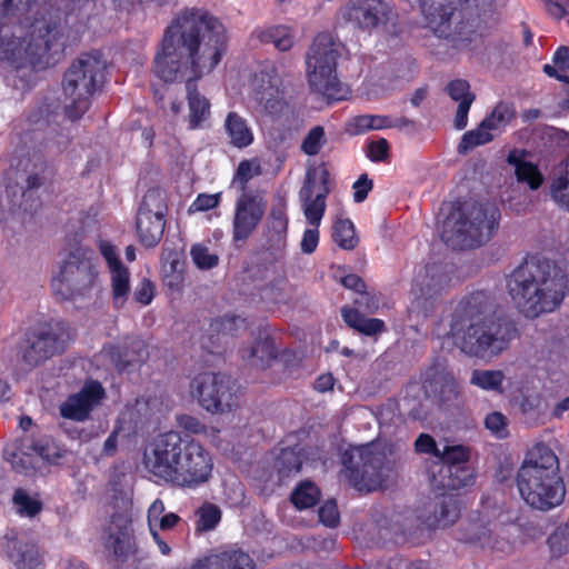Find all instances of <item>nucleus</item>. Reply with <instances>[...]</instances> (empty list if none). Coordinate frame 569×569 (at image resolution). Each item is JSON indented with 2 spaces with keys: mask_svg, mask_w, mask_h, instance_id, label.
Segmentation results:
<instances>
[{
  "mask_svg": "<svg viewBox=\"0 0 569 569\" xmlns=\"http://www.w3.org/2000/svg\"><path fill=\"white\" fill-rule=\"evenodd\" d=\"M224 51V27L202 8H184L163 33L153 71L164 82L186 81L191 130L200 128L210 118L211 108L194 81L210 73Z\"/></svg>",
  "mask_w": 569,
  "mask_h": 569,
  "instance_id": "obj_1",
  "label": "nucleus"
},
{
  "mask_svg": "<svg viewBox=\"0 0 569 569\" xmlns=\"http://www.w3.org/2000/svg\"><path fill=\"white\" fill-rule=\"evenodd\" d=\"M450 331L462 353L481 360L498 358L519 336L515 321L485 291L473 292L459 302Z\"/></svg>",
  "mask_w": 569,
  "mask_h": 569,
  "instance_id": "obj_2",
  "label": "nucleus"
},
{
  "mask_svg": "<svg viewBox=\"0 0 569 569\" xmlns=\"http://www.w3.org/2000/svg\"><path fill=\"white\" fill-rule=\"evenodd\" d=\"M422 27L458 51H472L498 26L495 0H419Z\"/></svg>",
  "mask_w": 569,
  "mask_h": 569,
  "instance_id": "obj_3",
  "label": "nucleus"
},
{
  "mask_svg": "<svg viewBox=\"0 0 569 569\" xmlns=\"http://www.w3.org/2000/svg\"><path fill=\"white\" fill-rule=\"evenodd\" d=\"M143 465L159 480L180 489H197L212 478L211 453L188 433L168 429L144 448Z\"/></svg>",
  "mask_w": 569,
  "mask_h": 569,
  "instance_id": "obj_4",
  "label": "nucleus"
},
{
  "mask_svg": "<svg viewBox=\"0 0 569 569\" xmlns=\"http://www.w3.org/2000/svg\"><path fill=\"white\" fill-rule=\"evenodd\" d=\"M506 286L518 311L535 319L561 305L569 289V274L562 263L530 259L506 277Z\"/></svg>",
  "mask_w": 569,
  "mask_h": 569,
  "instance_id": "obj_5",
  "label": "nucleus"
},
{
  "mask_svg": "<svg viewBox=\"0 0 569 569\" xmlns=\"http://www.w3.org/2000/svg\"><path fill=\"white\" fill-rule=\"evenodd\" d=\"M469 460V447L445 445L438 459L429 467L430 485L441 492L429 502L431 512L422 520L428 527H447L458 520L460 500L452 491L473 485L476 476Z\"/></svg>",
  "mask_w": 569,
  "mask_h": 569,
  "instance_id": "obj_6",
  "label": "nucleus"
},
{
  "mask_svg": "<svg viewBox=\"0 0 569 569\" xmlns=\"http://www.w3.org/2000/svg\"><path fill=\"white\" fill-rule=\"evenodd\" d=\"M516 485L525 503L539 511L560 506L566 497L559 458L543 442H537L526 451L516 473Z\"/></svg>",
  "mask_w": 569,
  "mask_h": 569,
  "instance_id": "obj_7",
  "label": "nucleus"
},
{
  "mask_svg": "<svg viewBox=\"0 0 569 569\" xmlns=\"http://www.w3.org/2000/svg\"><path fill=\"white\" fill-rule=\"evenodd\" d=\"M500 211L491 202H465L443 220L441 239L452 249H469L488 242L499 227Z\"/></svg>",
  "mask_w": 569,
  "mask_h": 569,
  "instance_id": "obj_8",
  "label": "nucleus"
},
{
  "mask_svg": "<svg viewBox=\"0 0 569 569\" xmlns=\"http://www.w3.org/2000/svg\"><path fill=\"white\" fill-rule=\"evenodd\" d=\"M107 63L99 51L80 54L67 69L62 80V89L70 100L64 107L68 119H80L91 104V97L101 89L104 82Z\"/></svg>",
  "mask_w": 569,
  "mask_h": 569,
  "instance_id": "obj_9",
  "label": "nucleus"
},
{
  "mask_svg": "<svg viewBox=\"0 0 569 569\" xmlns=\"http://www.w3.org/2000/svg\"><path fill=\"white\" fill-rule=\"evenodd\" d=\"M68 455V448L50 436L27 435L6 443L2 452L11 469L26 477L49 472L51 467L61 466Z\"/></svg>",
  "mask_w": 569,
  "mask_h": 569,
  "instance_id": "obj_10",
  "label": "nucleus"
},
{
  "mask_svg": "<svg viewBox=\"0 0 569 569\" xmlns=\"http://www.w3.org/2000/svg\"><path fill=\"white\" fill-rule=\"evenodd\" d=\"M338 57L339 44L329 33L318 34L306 56L309 86L328 101H340L348 94V89L337 77Z\"/></svg>",
  "mask_w": 569,
  "mask_h": 569,
  "instance_id": "obj_11",
  "label": "nucleus"
},
{
  "mask_svg": "<svg viewBox=\"0 0 569 569\" xmlns=\"http://www.w3.org/2000/svg\"><path fill=\"white\" fill-rule=\"evenodd\" d=\"M97 274L92 251L82 246L74 247L68 251L53 277L52 290L61 300L84 297L93 288Z\"/></svg>",
  "mask_w": 569,
  "mask_h": 569,
  "instance_id": "obj_12",
  "label": "nucleus"
},
{
  "mask_svg": "<svg viewBox=\"0 0 569 569\" xmlns=\"http://www.w3.org/2000/svg\"><path fill=\"white\" fill-rule=\"evenodd\" d=\"M190 393L211 413H223L238 403V386L228 375L201 372L190 382Z\"/></svg>",
  "mask_w": 569,
  "mask_h": 569,
  "instance_id": "obj_13",
  "label": "nucleus"
},
{
  "mask_svg": "<svg viewBox=\"0 0 569 569\" xmlns=\"http://www.w3.org/2000/svg\"><path fill=\"white\" fill-rule=\"evenodd\" d=\"M382 456L372 450V443L350 446L341 455L347 480L362 491H372L381 480Z\"/></svg>",
  "mask_w": 569,
  "mask_h": 569,
  "instance_id": "obj_14",
  "label": "nucleus"
},
{
  "mask_svg": "<svg viewBox=\"0 0 569 569\" xmlns=\"http://www.w3.org/2000/svg\"><path fill=\"white\" fill-rule=\"evenodd\" d=\"M69 338L68 327L63 322L47 323L27 337L21 347V359L28 369L36 368L62 352Z\"/></svg>",
  "mask_w": 569,
  "mask_h": 569,
  "instance_id": "obj_15",
  "label": "nucleus"
},
{
  "mask_svg": "<svg viewBox=\"0 0 569 569\" xmlns=\"http://www.w3.org/2000/svg\"><path fill=\"white\" fill-rule=\"evenodd\" d=\"M342 17L355 29L371 33L387 27L393 18L390 0H349L342 8Z\"/></svg>",
  "mask_w": 569,
  "mask_h": 569,
  "instance_id": "obj_16",
  "label": "nucleus"
},
{
  "mask_svg": "<svg viewBox=\"0 0 569 569\" xmlns=\"http://www.w3.org/2000/svg\"><path fill=\"white\" fill-rule=\"evenodd\" d=\"M59 30L54 22L46 20L36 21L29 34L20 43L18 54L31 66L48 63L47 57L58 40Z\"/></svg>",
  "mask_w": 569,
  "mask_h": 569,
  "instance_id": "obj_17",
  "label": "nucleus"
},
{
  "mask_svg": "<svg viewBox=\"0 0 569 569\" xmlns=\"http://www.w3.org/2000/svg\"><path fill=\"white\" fill-rule=\"evenodd\" d=\"M267 201L256 193H243L236 203L232 222V237L234 241H244L256 230L262 220Z\"/></svg>",
  "mask_w": 569,
  "mask_h": 569,
  "instance_id": "obj_18",
  "label": "nucleus"
},
{
  "mask_svg": "<svg viewBox=\"0 0 569 569\" xmlns=\"http://www.w3.org/2000/svg\"><path fill=\"white\" fill-rule=\"evenodd\" d=\"M448 282L441 264L426 267L425 273L416 278L412 287V300L410 310L426 317L433 309V297L440 292Z\"/></svg>",
  "mask_w": 569,
  "mask_h": 569,
  "instance_id": "obj_19",
  "label": "nucleus"
},
{
  "mask_svg": "<svg viewBox=\"0 0 569 569\" xmlns=\"http://www.w3.org/2000/svg\"><path fill=\"white\" fill-rule=\"evenodd\" d=\"M422 388L428 398L439 403L453 401L459 396V386L443 359H437L422 375Z\"/></svg>",
  "mask_w": 569,
  "mask_h": 569,
  "instance_id": "obj_20",
  "label": "nucleus"
},
{
  "mask_svg": "<svg viewBox=\"0 0 569 569\" xmlns=\"http://www.w3.org/2000/svg\"><path fill=\"white\" fill-rule=\"evenodd\" d=\"M167 407L158 397L141 396L128 402L121 411L118 422L121 425H156L162 423Z\"/></svg>",
  "mask_w": 569,
  "mask_h": 569,
  "instance_id": "obj_21",
  "label": "nucleus"
},
{
  "mask_svg": "<svg viewBox=\"0 0 569 569\" xmlns=\"http://www.w3.org/2000/svg\"><path fill=\"white\" fill-rule=\"evenodd\" d=\"M104 389L96 380L84 382L79 392L71 395L61 406L60 413L67 419L83 421L90 411L100 403Z\"/></svg>",
  "mask_w": 569,
  "mask_h": 569,
  "instance_id": "obj_22",
  "label": "nucleus"
},
{
  "mask_svg": "<svg viewBox=\"0 0 569 569\" xmlns=\"http://www.w3.org/2000/svg\"><path fill=\"white\" fill-rule=\"evenodd\" d=\"M2 552L17 569H37L42 563L38 546L24 539L16 529H10L3 537Z\"/></svg>",
  "mask_w": 569,
  "mask_h": 569,
  "instance_id": "obj_23",
  "label": "nucleus"
},
{
  "mask_svg": "<svg viewBox=\"0 0 569 569\" xmlns=\"http://www.w3.org/2000/svg\"><path fill=\"white\" fill-rule=\"evenodd\" d=\"M315 171H307L303 186L299 191V198L302 202L303 213L307 221L318 227L321 222L326 210V198L330 192V188H325L315 194Z\"/></svg>",
  "mask_w": 569,
  "mask_h": 569,
  "instance_id": "obj_24",
  "label": "nucleus"
},
{
  "mask_svg": "<svg viewBox=\"0 0 569 569\" xmlns=\"http://www.w3.org/2000/svg\"><path fill=\"white\" fill-rule=\"evenodd\" d=\"M191 569H256V566L247 552L231 548L199 559Z\"/></svg>",
  "mask_w": 569,
  "mask_h": 569,
  "instance_id": "obj_25",
  "label": "nucleus"
},
{
  "mask_svg": "<svg viewBox=\"0 0 569 569\" xmlns=\"http://www.w3.org/2000/svg\"><path fill=\"white\" fill-rule=\"evenodd\" d=\"M111 357L119 371H130L148 358L146 343L140 339H130L111 348Z\"/></svg>",
  "mask_w": 569,
  "mask_h": 569,
  "instance_id": "obj_26",
  "label": "nucleus"
},
{
  "mask_svg": "<svg viewBox=\"0 0 569 569\" xmlns=\"http://www.w3.org/2000/svg\"><path fill=\"white\" fill-rule=\"evenodd\" d=\"M106 549L120 563L126 562L130 556H133L137 549L131 526L127 522L114 526L108 536Z\"/></svg>",
  "mask_w": 569,
  "mask_h": 569,
  "instance_id": "obj_27",
  "label": "nucleus"
},
{
  "mask_svg": "<svg viewBox=\"0 0 569 569\" xmlns=\"http://www.w3.org/2000/svg\"><path fill=\"white\" fill-rule=\"evenodd\" d=\"M449 97L458 101L453 124L458 130H462L468 123V112L473 103L476 96L470 91L469 82L462 79L450 81L446 87Z\"/></svg>",
  "mask_w": 569,
  "mask_h": 569,
  "instance_id": "obj_28",
  "label": "nucleus"
},
{
  "mask_svg": "<svg viewBox=\"0 0 569 569\" xmlns=\"http://www.w3.org/2000/svg\"><path fill=\"white\" fill-rule=\"evenodd\" d=\"M266 237L270 248L279 249L286 243L288 230V218L286 214V203L280 201L273 206L266 220Z\"/></svg>",
  "mask_w": 569,
  "mask_h": 569,
  "instance_id": "obj_29",
  "label": "nucleus"
},
{
  "mask_svg": "<svg viewBox=\"0 0 569 569\" xmlns=\"http://www.w3.org/2000/svg\"><path fill=\"white\" fill-rule=\"evenodd\" d=\"M507 162L515 167L518 182L527 183L530 189H538L543 182V176L538 167L525 160V152L513 149L507 157Z\"/></svg>",
  "mask_w": 569,
  "mask_h": 569,
  "instance_id": "obj_30",
  "label": "nucleus"
},
{
  "mask_svg": "<svg viewBox=\"0 0 569 569\" xmlns=\"http://www.w3.org/2000/svg\"><path fill=\"white\" fill-rule=\"evenodd\" d=\"M223 128L229 143L234 148L243 149L253 142L252 129L248 124L247 119L238 112L230 111L227 114Z\"/></svg>",
  "mask_w": 569,
  "mask_h": 569,
  "instance_id": "obj_31",
  "label": "nucleus"
},
{
  "mask_svg": "<svg viewBox=\"0 0 569 569\" xmlns=\"http://www.w3.org/2000/svg\"><path fill=\"white\" fill-rule=\"evenodd\" d=\"M305 459L306 453L299 445L282 448L274 459V469L279 478L283 480L299 473Z\"/></svg>",
  "mask_w": 569,
  "mask_h": 569,
  "instance_id": "obj_32",
  "label": "nucleus"
},
{
  "mask_svg": "<svg viewBox=\"0 0 569 569\" xmlns=\"http://www.w3.org/2000/svg\"><path fill=\"white\" fill-rule=\"evenodd\" d=\"M276 357L274 341L270 337L258 338L250 347L241 350V358L259 368L268 367Z\"/></svg>",
  "mask_w": 569,
  "mask_h": 569,
  "instance_id": "obj_33",
  "label": "nucleus"
},
{
  "mask_svg": "<svg viewBox=\"0 0 569 569\" xmlns=\"http://www.w3.org/2000/svg\"><path fill=\"white\" fill-rule=\"evenodd\" d=\"M341 317L343 321L353 330L365 336H376L386 329L382 320L377 318H366L358 309L350 307L341 308Z\"/></svg>",
  "mask_w": 569,
  "mask_h": 569,
  "instance_id": "obj_34",
  "label": "nucleus"
},
{
  "mask_svg": "<svg viewBox=\"0 0 569 569\" xmlns=\"http://www.w3.org/2000/svg\"><path fill=\"white\" fill-rule=\"evenodd\" d=\"M166 219L151 216L137 214V233L140 242L146 247H154L161 240Z\"/></svg>",
  "mask_w": 569,
  "mask_h": 569,
  "instance_id": "obj_35",
  "label": "nucleus"
},
{
  "mask_svg": "<svg viewBox=\"0 0 569 569\" xmlns=\"http://www.w3.org/2000/svg\"><path fill=\"white\" fill-rule=\"evenodd\" d=\"M549 194L561 210L569 213V157L561 162L559 172L551 179Z\"/></svg>",
  "mask_w": 569,
  "mask_h": 569,
  "instance_id": "obj_36",
  "label": "nucleus"
},
{
  "mask_svg": "<svg viewBox=\"0 0 569 569\" xmlns=\"http://www.w3.org/2000/svg\"><path fill=\"white\" fill-rule=\"evenodd\" d=\"M256 100L270 114L278 113L283 106V94L278 84L269 79L256 92Z\"/></svg>",
  "mask_w": 569,
  "mask_h": 569,
  "instance_id": "obj_37",
  "label": "nucleus"
},
{
  "mask_svg": "<svg viewBox=\"0 0 569 569\" xmlns=\"http://www.w3.org/2000/svg\"><path fill=\"white\" fill-rule=\"evenodd\" d=\"M516 118V109L512 103L500 101L495 106L492 111L482 119L483 128H488L490 132H502Z\"/></svg>",
  "mask_w": 569,
  "mask_h": 569,
  "instance_id": "obj_38",
  "label": "nucleus"
},
{
  "mask_svg": "<svg viewBox=\"0 0 569 569\" xmlns=\"http://www.w3.org/2000/svg\"><path fill=\"white\" fill-rule=\"evenodd\" d=\"M505 378L501 370L476 369L471 373L470 383L482 390L503 395Z\"/></svg>",
  "mask_w": 569,
  "mask_h": 569,
  "instance_id": "obj_39",
  "label": "nucleus"
},
{
  "mask_svg": "<svg viewBox=\"0 0 569 569\" xmlns=\"http://www.w3.org/2000/svg\"><path fill=\"white\" fill-rule=\"evenodd\" d=\"M258 38L263 43H271L279 51H288L295 43L293 31L286 26H272L261 30Z\"/></svg>",
  "mask_w": 569,
  "mask_h": 569,
  "instance_id": "obj_40",
  "label": "nucleus"
},
{
  "mask_svg": "<svg viewBox=\"0 0 569 569\" xmlns=\"http://www.w3.org/2000/svg\"><path fill=\"white\" fill-rule=\"evenodd\" d=\"M168 211L166 193L160 188L149 189L142 198L137 214L166 218Z\"/></svg>",
  "mask_w": 569,
  "mask_h": 569,
  "instance_id": "obj_41",
  "label": "nucleus"
},
{
  "mask_svg": "<svg viewBox=\"0 0 569 569\" xmlns=\"http://www.w3.org/2000/svg\"><path fill=\"white\" fill-rule=\"evenodd\" d=\"M456 538L465 543L483 548L490 543V529L480 521H468L457 530Z\"/></svg>",
  "mask_w": 569,
  "mask_h": 569,
  "instance_id": "obj_42",
  "label": "nucleus"
},
{
  "mask_svg": "<svg viewBox=\"0 0 569 569\" xmlns=\"http://www.w3.org/2000/svg\"><path fill=\"white\" fill-rule=\"evenodd\" d=\"M321 497L320 489L309 480L300 482L291 493L292 505L299 509H308L315 507Z\"/></svg>",
  "mask_w": 569,
  "mask_h": 569,
  "instance_id": "obj_43",
  "label": "nucleus"
},
{
  "mask_svg": "<svg viewBox=\"0 0 569 569\" xmlns=\"http://www.w3.org/2000/svg\"><path fill=\"white\" fill-rule=\"evenodd\" d=\"M389 116L361 114L353 117L347 124V131L352 136L362 134L370 130L389 128Z\"/></svg>",
  "mask_w": 569,
  "mask_h": 569,
  "instance_id": "obj_44",
  "label": "nucleus"
},
{
  "mask_svg": "<svg viewBox=\"0 0 569 569\" xmlns=\"http://www.w3.org/2000/svg\"><path fill=\"white\" fill-rule=\"evenodd\" d=\"M12 503L17 512L26 517H36L43 509V503L38 493L31 496L26 489L17 488L12 496Z\"/></svg>",
  "mask_w": 569,
  "mask_h": 569,
  "instance_id": "obj_45",
  "label": "nucleus"
},
{
  "mask_svg": "<svg viewBox=\"0 0 569 569\" xmlns=\"http://www.w3.org/2000/svg\"><path fill=\"white\" fill-rule=\"evenodd\" d=\"M110 280L112 288L113 303L117 308L124 305L130 291V273L129 270L121 266L110 270Z\"/></svg>",
  "mask_w": 569,
  "mask_h": 569,
  "instance_id": "obj_46",
  "label": "nucleus"
},
{
  "mask_svg": "<svg viewBox=\"0 0 569 569\" xmlns=\"http://www.w3.org/2000/svg\"><path fill=\"white\" fill-rule=\"evenodd\" d=\"M196 530L199 532L211 531L217 528L222 518L221 509L209 501H204L196 511Z\"/></svg>",
  "mask_w": 569,
  "mask_h": 569,
  "instance_id": "obj_47",
  "label": "nucleus"
},
{
  "mask_svg": "<svg viewBox=\"0 0 569 569\" xmlns=\"http://www.w3.org/2000/svg\"><path fill=\"white\" fill-rule=\"evenodd\" d=\"M495 134L490 132L488 128H483V122L481 121L476 129L469 130L462 134L458 144V152L466 154L476 147L491 142Z\"/></svg>",
  "mask_w": 569,
  "mask_h": 569,
  "instance_id": "obj_48",
  "label": "nucleus"
},
{
  "mask_svg": "<svg viewBox=\"0 0 569 569\" xmlns=\"http://www.w3.org/2000/svg\"><path fill=\"white\" fill-rule=\"evenodd\" d=\"M332 238L345 250H352L358 244L355 226L349 219L338 218L333 224Z\"/></svg>",
  "mask_w": 569,
  "mask_h": 569,
  "instance_id": "obj_49",
  "label": "nucleus"
},
{
  "mask_svg": "<svg viewBox=\"0 0 569 569\" xmlns=\"http://www.w3.org/2000/svg\"><path fill=\"white\" fill-rule=\"evenodd\" d=\"M522 413L533 416L539 423H547L548 402L540 393L525 396L520 402Z\"/></svg>",
  "mask_w": 569,
  "mask_h": 569,
  "instance_id": "obj_50",
  "label": "nucleus"
},
{
  "mask_svg": "<svg viewBox=\"0 0 569 569\" xmlns=\"http://www.w3.org/2000/svg\"><path fill=\"white\" fill-rule=\"evenodd\" d=\"M327 143L325 128L316 126L311 128L301 142V151L307 156H316Z\"/></svg>",
  "mask_w": 569,
  "mask_h": 569,
  "instance_id": "obj_51",
  "label": "nucleus"
},
{
  "mask_svg": "<svg viewBox=\"0 0 569 569\" xmlns=\"http://www.w3.org/2000/svg\"><path fill=\"white\" fill-rule=\"evenodd\" d=\"M190 256L197 268L201 270L212 269L219 263V257L216 253H211L209 249L201 243H196L191 247Z\"/></svg>",
  "mask_w": 569,
  "mask_h": 569,
  "instance_id": "obj_52",
  "label": "nucleus"
},
{
  "mask_svg": "<svg viewBox=\"0 0 569 569\" xmlns=\"http://www.w3.org/2000/svg\"><path fill=\"white\" fill-rule=\"evenodd\" d=\"M318 515L320 522L328 528H336L340 523V513L333 499L325 501L319 508Z\"/></svg>",
  "mask_w": 569,
  "mask_h": 569,
  "instance_id": "obj_53",
  "label": "nucleus"
},
{
  "mask_svg": "<svg viewBox=\"0 0 569 569\" xmlns=\"http://www.w3.org/2000/svg\"><path fill=\"white\" fill-rule=\"evenodd\" d=\"M26 197V191L22 187L18 184H7L4 190V198L8 203V209L10 211H14L17 208H23V210H28V207L24 206L23 199Z\"/></svg>",
  "mask_w": 569,
  "mask_h": 569,
  "instance_id": "obj_54",
  "label": "nucleus"
},
{
  "mask_svg": "<svg viewBox=\"0 0 569 569\" xmlns=\"http://www.w3.org/2000/svg\"><path fill=\"white\" fill-rule=\"evenodd\" d=\"M367 156L371 161L382 162L389 158V143L385 138L371 141L368 144Z\"/></svg>",
  "mask_w": 569,
  "mask_h": 569,
  "instance_id": "obj_55",
  "label": "nucleus"
},
{
  "mask_svg": "<svg viewBox=\"0 0 569 569\" xmlns=\"http://www.w3.org/2000/svg\"><path fill=\"white\" fill-rule=\"evenodd\" d=\"M547 541L553 557H559L569 551V542L565 530L555 531Z\"/></svg>",
  "mask_w": 569,
  "mask_h": 569,
  "instance_id": "obj_56",
  "label": "nucleus"
},
{
  "mask_svg": "<svg viewBox=\"0 0 569 569\" xmlns=\"http://www.w3.org/2000/svg\"><path fill=\"white\" fill-rule=\"evenodd\" d=\"M547 423L560 422L569 418V395L548 408Z\"/></svg>",
  "mask_w": 569,
  "mask_h": 569,
  "instance_id": "obj_57",
  "label": "nucleus"
},
{
  "mask_svg": "<svg viewBox=\"0 0 569 569\" xmlns=\"http://www.w3.org/2000/svg\"><path fill=\"white\" fill-rule=\"evenodd\" d=\"M220 199V193L207 194L201 193L197 197V199L189 207V213L198 212V211H207L218 206Z\"/></svg>",
  "mask_w": 569,
  "mask_h": 569,
  "instance_id": "obj_58",
  "label": "nucleus"
},
{
  "mask_svg": "<svg viewBox=\"0 0 569 569\" xmlns=\"http://www.w3.org/2000/svg\"><path fill=\"white\" fill-rule=\"evenodd\" d=\"M415 449L419 453H427L436 457L440 455V450L435 439L428 433H421L415 441Z\"/></svg>",
  "mask_w": 569,
  "mask_h": 569,
  "instance_id": "obj_59",
  "label": "nucleus"
},
{
  "mask_svg": "<svg viewBox=\"0 0 569 569\" xmlns=\"http://www.w3.org/2000/svg\"><path fill=\"white\" fill-rule=\"evenodd\" d=\"M154 296V284L147 278H143L134 289L133 297L141 305H149Z\"/></svg>",
  "mask_w": 569,
  "mask_h": 569,
  "instance_id": "obj_60",
  "label": "nucleus"
},
{
  "mask_svg": "<svg viewBox=\"0 0 569 569\" xmlns=\"http://www.w3.org/2000/svg\"><path fill=\"white\" fill-rule=\"evenodd\" d=\"M163 274H181L183 276L184 262L176 251H170L164 258L162 266Z\"/></svg>",
  "mask_w": 569,
  "mask_h": 569,
  "instance_id": "obj_61",
  "label": "nucleus"
},
{
  "mask_svg": "<svg viewBox=\"0 0 569 569\" xmlns=\"http://www.w3.org/2000/svg\"><path fill=\"white\" fill-rule=\"evenodd\" d=\"M372 186V180H370L366 173L361 174L353 183V200L358 203L365 201Z\"/></svg>",
  "mask_w": 569,
  "mask_h": 569,
  "instance_id": "obj_62",
  "label": "nucleus"
},
{
  "mask_svg": "<svg viewBox=\"0 0 569 569\" xmlns=\"http://www.w3.org/2000/svg\"><path fill=\"white\" fill-rule=\"evenodd\" d=\"M318 241H319V232H318L317 228L315 227V229H307L303 233V237H302V240L300 243L302 252H305L307 254L312 253L318 246Z\"/></svg>",
  "mask_w": 569,
  "mask_h": 569,
  "instance_id": "obj_63",
  "label": "nucleus"
},
{
  "mask_svg": "<svg viewBox=\"0 0 569 569\" xmlns=\"http://www.w3.org/2000/svg\"><path fill=\"white\" fill-rule=\"evenodd\" d=\"M164 502L160 498L153 500L147 512L148 527L157 526L158 521L164 515Z\"/></svg>",
  "mask_w": 569,
  "mask_h": 569,
  "instance_id": "obj_64",
  "label": "nucleus"
}]
</instances>
